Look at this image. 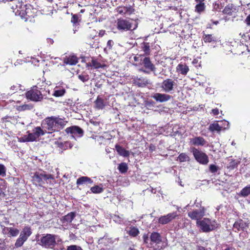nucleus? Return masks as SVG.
I'll use <instances>...</instances> for the list:
<instances>
[{"instance_id": "1", "label": "nucleus", "mask_w": 250, "mask_h": 250, "mask_svg": "<svg viewBox=\"0 0 250 250\" xmlns=\"http://www.w3.org/2000/svg\"><path fill=\"white\" fill-rule=\"evenodd\" d=\"M68 121L59 116H51L45 118L41 122V128L45 134H50L59 132L64 128Z\"/></svg>"}, {"instance_id": "2", "label": "nucleus", "mask_w": 250, "mask_h": 250, "mask_svg": "<svg viewBox=\"0 0 250 250\" xmlns=\"http://www.w3.org/2000/svg\"><path fill=\"white\" fill-rule=\"evenodd\" d=\"M56 235L52 234H43L39 240V244L43 248L54 250L57 244Z\"/></svg>"}, {"instance_id": "3", "label": "nucleus", "mask_w": 250, "mask_h": 250, "mask_svg": "<svg viewBox=\"0 0 250 250\" xmlns=\"http://www.w3.org/2000/svg\"><path fill=\"white\" fill-rule=\"evenodd\" d=\"M23 8L20 13L21 18L25 21H29L31 22L34 21V18L37 16V9L34 8L30 4L25 5Z\"/></svg>"}, {"instance_id": "4", "label": "nucleus", "mask_w": 250, "mask_h": 250, "mask_svg": "<svg viewBox=\"0 0 250 250\" xmlns=\"http://www.w3.org/2000/svg\"><path fill=\"white\" fill-rule=\"evenodd\" d=\"M196 225L204 232H208L217 228L215 221L211 223L210 219L208 218H204L196 222Z\"/></svg>"}, {"instance_id": "5", "label": "nucleus", "mask_w": 250, "mask_h": 250, "mask_svg": "<svg viewBox=\"0 0 250 250\" xmlns=\"http://www.w3.org/2000/svg\"><path fill=\"white\" fill-rule=\"evenodd\" d=\"M54 177L51 174H47L45 171L40 172L36 171L32 176L33 183L39 186H42L44 181H47L49 179H53Z\"/></svg>"}, {"instance_id": "6", "label": "nucleus", "mask_w": 250, "mask_h": 250, "mask_svg": "<svg viewBox=\"0 0 250 250\" xmlns=\"http://www.w3.org/2000/svg\"><path fill=\"white\" fill-rule=\"evenodd\" d=\"M25 95L27 99L33 102L41 101L43 99L42 92L36 85L31 87L25 93Z\"/></svg>"}, {"instance_id": "7", "label": "nucleus", "mask_w": 250, "mask_h": 250, "mask_svg": "<svg viewBox=\"0 0 250 250\" xmlns=\"http://www.w3.org/2000/svg\"><path fill=\"white\" fill-rule=\"evenodd\" d=\"M191 152L197 162L199 164L206 165L209 162L208 156L207 154L195 147L191 148Z\"/></svg>"}, {"instance_id": "8", "label": "nucleus", "mask_w": 250, "mask_h": 250, "mask_svg": "<svg viewBox=\"0 0 250 250\" xmlns=\"http://www.w3.org/2000/svg\"><path fill=\"white\" fill-rule=\"evenodd\" d=\"M206 211V208L200 205L199 209H194L188 212V215L191 219L198 222L205 215Z\"/></svg>"}, {"instance_id": "9", "label": "nucleus", "mask_w": 250, "mask_h": 250, "mask_svg": "<svg viewBox=\"0 0 250 250\" xmlns=\"http://www.w3.org/2000/svg\"><path fill=\"white\" fill-rule=\"evenodd\" d=\"M177 87V84L174 80L167 78L164 80L161 84L160 87L166 93H172Z\"/></svg>"}, {"instance_id": "10", "label": "nucleus", "mask_w": 250, "mask_h": 250, "mask_svg": "<svg viewBox=\"0 0 250 250\" xmlns=\"http://www.w3.org/2000/svg\"><path fill=\"white\" fill-rule=\"evenodd\" d=\"M64 131L66 134H71V137L74 139H75V137H82L84 134L83 129L77 125H72L67 127Z\"/></svg>"}, {"instance_id": "11", "label": "nucleus", "mask_w": 250, "mask_h": 250, "mask_svg": "<svg viewBox=\"0 0 250 250\" xmlns=\"http://www.w3.org/2000/svg\"><path fill=\"white\" fill-rule=\"evenodd\" d=\"M132 23L126 19L119 18L117 21V28L122 31L130 30L132 28Z\"/></svg>"}, {"instance_id": "12", "label": "nucleus", "mask_w": 250, "mask_h": 250, "mask_svg": "<svg viewBox=\"0 0 250 250\" xmlns=\"http://www.w3.org/2000/svg\"><path fill=\"white\" fill-rule=\"evenodd\" d=\"M27 133V136L30 142L35 141L40 136L44 135V132H43L42 128H41L40 126L35 127L32 133H30L28 131Z\"/></svg>"}, {"instance_id": "13", "label": "nucleus", "mask_w": 250, "mask_h": 250, "mask_svg": "<svg viewBox=\"0 0 250 250\" xmlns=\"http://www.w3.org/2000/svg\"><path fill=\"white\" fill-rule=\"evenodd\" d=\"M177 216L178 215L176 211L169 213L167 215L160 216L158 219V223L161 225H166L175 219Z\"/></svg>"}, {"instance_id": "14", "label": "nucleus", "mask_w": 250, "mask_h": 250, "mask_svg": "<svg viewBox=\"0 0 250 250\" xmlns=\"http://www.w3.org/2000/svg\"><path fill=\"white\" fill-rule=\"evenodd\" d=\"M145 70L140 69L145 73H149L150 72H154L156 70V67L154 64L151 62L149 57H145L142 62Z\"/></svg>"}, {"instance_id": "15", "label": "nucleus", "mask_w": 250, "mask_h": 250, "mask_svg": "<svg viewBox=\"0 0 250 250\" xmlns=\"http://www.w3.org/2000/svg\"><path fill=\"white\" fill-rule=\"evenodd\" d=\"M189 144L194 146H208V142L202 137L196 136L189 139Z\"/></svg>"}, {"instance_id": "16", "label": "nucleus", "mask_w": 250, "mask_h": 250, "mask_svg": "<svg viewBox=\"0 0 250 250\" xmlns=\"http://www.w3.org/2000/svg\"><path fill=\"white\" fill-rule=\"evenodd\" d=\"M233 227L235 229V232L244 230L249 227V223L240 219L234 222Z\"/></svg>"}, {"instance_id": "17", "label": "nucleus", "mask_w": 250, "mask_h": 250, "mask_svg": "<svg viewBox=\"0 0 250 250\" xmlns=\"http://www.w3.org/2000/svg\"><path fill=\"white\" fill-rule=\"evenodd\" d=\"M152 97L157 102L163 103L169 101L172 97L167 94L156 93Z\"/></svg>"}, {"instance_id": "18", "label": "nucleus", "mask_w": 250, "mask_h": 250, "mask_svg": "<svg viewBox=\"0 0 250 250\" xmlns=\"http://www.w3.org/2000/svg\"><path fill=\"white\" fill-rule=\"evenodd\" d=\"M79 61V58L75 55L66 56L63 59L64 64L69 65H76Z\"/></svg>"}, {"instance_id": "19", "label": "nucleus", "mask_w": 250, "mask_h": 250, "mask_svg": "<svg viewBox=\"0 0 250 250\" xmlns=\"http://www.w3.org/2000/svg\"><path fill=\"white\" fill-rule=\"evenodd\" d=\"M75 216L76 213L75 212H70L66 215L63 216L61 219V221L63 225L67 226L72 222Z\"/></svg>"}, {"instance_id": "20", "label": "nucleus", "mask_w": 250, "mask_h": 250, "mask_svg": "<svg viewBox=\"0 0 250 250\" xmlns=\"http://www.w3.org/2000/svg\"><path fill=\"white\" fill-rule=\"evenodd\" d=\"M134 83L139 87H145L149 83V81L146 77H135L134 80Z\"/></svg>"}, {"instance_id": "21", "label": "nucleus", "mask_w": 250, "mask_h": 250, "mask_svg": "<svg viewBox=\"0 0 250 250\" xmlns=\"http://www.w3.org/2000/svg\"><path fill=\"white\" fill-rule=\"evenodd\" d=\"M236 11V7L232 3H229L225 7L222 12L224 14L231 16Z\"/></svg>"}, {"instance_id": "22", "label": "nucleus", "mask_w": 250, "mask_h": 250, "mask_svg": "<svg viewBox=\"0 0 250 250\" xmlns=\"http://www.w3.org/2000/svg\"><path fill=\"white\" fill-rule=\"evenodd\" d=\"M189 70L188 66L185 63H179L176 67V71L183 75H186Z\"/></svg>"}, {"instance_id": "23", "label": "nucleus", "mask_w": 250, "mask_h": 250, "mask_svg": "<svg viewBox=\"0 0 250 250\" xmlns=\"http://www.w3.org/2000/svg\"><path fill=\"white\" fill-rule=\"evenodd\" d=\"M151 241L156 244H159L162 242V237L161 234L157 232H153L150 236Z\"/></svg>"}, {"instance_id": "24", "label": "nucleus", "mask_w": 250, "mask_h": 250, "mask_svg": "<svg viewBox=\"0 0 250 250\" xmlns=\"http://www.w3.org/2000/svg\"><path fill=\"white\" fill-rule=\"evenodd\" d=\"M31 234L32 231L30 227H25L21 231L19 236L25 240H27Z\"/></svg>"}, {"instance_id": "25", "label": "nucleus", "mask_w": 250, "mask_h": 250, "mask_svg": "<svg viewBox=\"0 0 250 250\" xmlns=\"http://www.w3.org/2000/svg\"><path fill=\"white\" fill-rule=\"evenodd\" d=\"M115 148L118 154L124 157H128L129 155V153L128 150H126L125 148L120 146L119 145L115 146Z\"/></svg>"}, {"instance_id": "26", "label": "nucleus", "mask_w": 250, "mask_h": 250, "mask_svg": "<svg viewBox=\"0 0 250 250\" xmlns=\"http://www.w3.org/2000/svg\"><path fill=\"white\" fill-rule=\"evenodd\" d=\"M86 183L92 184L93 181L86 176L81 177L77 180L76 184L77 185H82Z\"/></svg>"}, {"instance_id": "27", "label": "nucleus", "mask_w": 250, "mask_h": 250, "mask_svg": "<svg viewBox=\"0 0 250 250\" xmlns=\"http://www.w3.org/2000/svg\"><path fill=\"white\" fill-rule=\"evenodd\" d=\"M205 9L206 5L205 2H199L195 5L194 11L199 14H201L205 11Z\"/></svg>"}, {"instance_id": "28", "label": "nucleus", "mask_w": 250, "mask_h": 250, "mask_svg": "<svg viewBox=\"0 0 250 250\" xmlns=\"http://www.w3.org/2000/svg\"><path fill=\"white\" fill-rule=\"evenodd\" d=\"M203 39L205 42L210 43L217 41L216 37L212 34H204Z\"/></svg>"}, {"instance_id": "29", "label": "nucleus", "mask_w": 250, "mask_h": 250, "mask_svg": "<svg viewBox=\"0 0 250 250\" xmlns=\"http://www.w3.org/2000/svg\"><path fill=\"white\" fill-rule=\"evenodd\" d=\"M57 145L59 147L64 150L68 148H71L73 146V144L69 141L58 142Z\"/></svg>"}, {"instance_id": "30", "label": "nucleus", "mask_w": 250, "mask_h": 250, "mask_svg": "<svg viewBox=\"0 0 250 250\" xmlns=\"http://www.w3.org/2000/svg\"><path fill=\"white\" fill-rule=\"evenodd\" d=\"M91 67L94 69H99L100 68H104L106 65L104 63L101 64L96 59H92L91 62Z\"/></svg>"}, {"instance_id": "31", "label": "nucleus", "mask_w": 250, "mask_h": 250, "mask_svg": "<svg viewBox=\"0 0 250 250\" xmlns=\"http://www.w3.org/2000/svg\"><path fill=\"white\" fill-rule=\"evenodd\" d=\"M222 127H221L217 123L211 124L208 127V129L211 132L217 131L219 132L221 131Z\"/></svg>"}, {"instance_id": "32", "label": "nucleus", "mask_w": 250, "mask_h": 250, "mask_svg": "<svg viewBox=\"0 0 250 250\" xmlns=\"http://www.w3.org/2000/svg\"><path fill=\"white\" fill-rule=\"evenodd\" d=\"M95 104L96 108L99 109H103L105 104H104V100L100 97V96H98L96 101H95Z\"/></svg>"}, {"instance_id": "33", "label": "nucleus", "mask_w": 250, "mask_h": 250, "mask_svg": "<svg viewBox=\"0 0 250 250\" xmlns=\"http://www.w3.org/2000/svg\"><path fill=\"white\" fill-rule=\"evenodd\" d=\"M238 195L240 196L244 197H246L250 195V185L242 188Z\"/></svg>"}, {"instance_id": "34", "label": "nucleus", "mask_w": 250, "mask_h": 250, "mask_svg": "<svg viewBox=\"0 0 250 250\" xmlns=\"http://www.w3.org/2000/svg\"><path fill=\"white\" fill-rule=\"evenodd\" d=\"M118 169L121 173H125L128 169V167L126 163L123 162L119 164Z\"/></svg>"}, {"instance_id": "35", "label": "nucleus", "mask_w": 250, "mask_h": 250, "mask_svg": "<svg viewBox=\"0 0 250 250\" xmlns=\"http://www.w3.org/2000/svg\"><path fill=\"white\" fill-rule=\"evenodd\" d=\"M177 160L181 163L189 161L190 158L186 153H181L177 157Z\"/></svg>"}, {"instance_id": "36", "label": "nucleus", "mask_w": 250, "mask_h": 250, "mask_svg": "<svg viewBox=\"0 0 250 250\" xmlns=\"http://www.w3.org/2000/svg\"><path fill=\"white\" fill-rule=\"evenodd\" d=\"M143 45L142 46V48L143 51L144 52V55L148 56L150 54V45L149 42H144L142 43Z\"/></svg>"}, {"instance_id": "37", "label": "nucleus", "mask_w": 250, "mask_h": 250, "mask_svg": "<svg viewBox=\"0 0 250 250\" xmlns=\"http://www.w3.org/2000/svg\"><path fill=\"white\" fill-rule=\"evenodd\" d=\"M240 163V161L235 159H231L229 163L228 168L230 169H233L237 167Z\"/></svg>"}, {"instance_id": "38", "label": "nucleus", "mask_w": 250, "mask_h": 250, "mask_svg": "<svg viewBox=\"0 0 250 250\" xmlns=\"http://www.w3.org/2000/svg\"><path fill=\"white\" fill-rule=\"evenodd\" d=\"M139 229L134 227L130 228V230L128 231V234L132 237H136L139 234Z\"/></svg>"}, {"instance_id": "39", "label": "nucleus", "mask_w": 250, "mask_h": 250, "mask_svg": "<svg viewBox=\"0 0 250 250\" xmlns=\"http://www.w3.org/2000/svg\"><path fill=\"white\" fill-rule=\"evenodd\" d=\"M7 229L8 230V233L12 236H16L19 233V230L17 229L12 227L7 228Z\"/></svg>"}, {"instance_id": "40", "label": "nucleus", "mask_w": 250, "mask_h": 250, "mask_svg": "<svg viewBox=\"0 0 250 250\" xmlns=\"http://www.w3.org/2000/svg\"><path fill=\"white\" fill-rule=\"evenodd\" d=\"M90 190L92 193L97 194L102 193L104 189L102 187L96 185L91 187L90 188Z\"/></svg>"}, {"instance_id": "41", "label": "nucleus", "mask_w": 250, "mask_h": 250, "mask_svg": "<svg viewBox=\"0 0 250 250\" xmlns=\"http://www.w3.org/2000/svg\"><path fill=\"white\" fill-rule=\"evenodd\" d=\"M26 241V240H25V239L19 236V237L17 239L15 243V247L16 248L21 247Z\"/></svg>"}, {"instance_id": "42", "label": "nucleus", "mask_w": 250, "mask_h": 250, "mask_svg": "<svg viewBox=\"0 0 250 250\" xmlns=\"http://www.w3.org/2000/svg\"><path fill=\"white\" fill-rule=\"evenodd\" d=\"M65 90L63 88L54 91L53 94V96L56 97L62 96L65 93Z\"/></svg>"}, {"instance_id": "43", "label": "nucleus", "mask_w": 250, "mask_h": 250, "mask_svg": "<svg viewBox=\"0 0 250 250\" xmlns=\"http://www.w3.org/2000/svg\"><path fill=\"white\" fill-rule=\"evenodd\" d=\"M126 6H120L117 8V12L121 15H125L126 14Z\"/></svg>"}, {"instance_id": "44", "label": "nucleus", "mask_w": 250, "mask_h": 250, "mask_svg": "<svg viewBox=\"0 0 250 250\" xmlns=\"http://www.w3.org/2000/svg\"><path fill=\"white\" fill-rule=\"evenodd\" d=\"M79 17L77 14L72 15L71 22L73 24V25H76L80 21Z\"/></svg>"}, {"instance_id": "45", "label": "nucleus", "mask_w": 250, "mask_h": 250, "mask_svg": "<svg viewBox=\"0 0 250 250\" xmlns=\"http://www.w3.org/2000/svg\"><path fill=\"white\" fill-rule=\"evenodd\" d=\"M79 79L83 82H85L89 79V76L87 74H81L78 76Z\"/></svg>"}, {"instance_id": "46", "label": "nucleus", "mask_w": 250, "mask_h": 250, "mask_svg": "<svg viewBox=\"0 0 250 250\" xmlns=\"http://www.w3.org/2000/svg\"><path fill=\"white\" fill-rule=\"evenodd\" d=\"M201 59L200 57H198L197 58H195L193 59L192 63L195 65L196 67H201V61H199V60Z\"/></svg>"}, {"instance_id": "47", "label": "nucleus", "mask_w": 250, "mask_h": 250, "mask_svg": "<svg viewBox=\"0 0 250 250\" xmlns=\"http://www.w3.org/2000/svg\"><path fill=\"white\" fill-rule=\"evenodd\" d=\"M66 250H83L79 246L73 245H70V246H67Z\"/></svg>"}, {"instance_id": "48", "label": "nucleus", "mask_w": 250, "mask_h": 250, "mask_svg": "<svg viewBox=\"0 0 250 250\" xmlns=\"http://www.w3.org/2000/svg\"><path fill=\"white\" fill-rule=\"evenodd\" d=\"M209 169L211 173H214L218 170L219 167L215 165L211 164L209 167Z\"/></svg>"}, {"instance_id": "49", "label": "nucleus", "mask_w": 250, "mask_h": 250, "mask_svg": "<svg viewBox=\"0 0 250 250\" xmlns=\"http://www.w3.org/2000/svg\"><path fill=\"white\" fill-rule=\"evenodd\" d=\"M6 175V168L5 166L0 164V176H4Z\"/></svg>"}, {"instance_id": "50", "label": "nucleus", "mask_w": 250, "mask_h": 250, "mask_svg": "<svg viewBox=\"0 0 250 250\" xmlns=\"http://www.w3.org/2000/svg\"><path fill=\"white\" fill-rule=\"evenodd\" d=\"M19 141L20 142H29V140L28 139V137L27 135H24L23 137H21L19 139Z\"/></svg>"}, {"instance_id": "51", "label": "nucleus", "mask_w": 250, "mask_h": 250, "mask_svg": "<svg viewBox=\"0 0 250 250\" xmlns=\"http://www.w3.org/2000/svg\"><path fill=\"white\" fill-rule=\"evenodd\" d=\"M126 14L128 13L129 15L133 14L135 11V9L131 6H126Z\"/></svg>"}, {"instance_id": "52", "label": "nucleus", "mask_w": 250, "mask_h": 250, "mask_svg": "<svg viewBox=\"0 0 250 250\" xmlns=\"http://www.w3.org/2000/svg\"><path fill=\"white\" fill-rule=\"evenodd\" d=\"M30 106L28 104H23L22 105L19 106L18 109L20 111H23L27 109H29Z\"/></svg>"}, {"instance_id": "53", "label": "nucleus", "mask_w": 250, "mask_h": 250, "mask_svg": "<svg viewBox=\"0 0 250 250\" xmlns=\"http://www.w3.org/2000/svg\"><path fill=\"white\" fill-rule=\"evenodd\" d=\"M114 42L112 40H108L107 42V47L108 49L110 50L112 49V46L113 45Z\"/></svg>"}, {"instance_id": "54", "label": "nucleus", "mask_w": 250, "mask_h": 250, "mask_svg": "<svg viewBox=\"0 0 250 250\" xmlns=\"http://www.w3.org/2000/svg\"><path fill=\"white\" fill-rule=\"evenodd\" d=\"M5 250V244L3 241L0 239V250Z\"/></svg>"}, {"instance_id": "55", "label": "nucleus", "mask_w": 250, "mask_h": 250, "mask_svg": "<svg viewBox=\"0 0 250 250\" xmlns=\"http://www.w3.org/2000/svg\"><path fill=\"white\" fill-rule=\"evenodd\" d=\"M144 243L145 244H147L148 241V234H144L143 236Z\"/></svg>"}, {"instance_id": "56", "label": "nucleus", "mask_w": 250, "mask_h": 250, "mask_svg": "<svg viewBox=\"0 0 250 250\" xmlns=\"http://www.w3.org/2000/svg\"><path fill=\"white\" fill-rule=\"evenodd\" d=\"M244 22L247 26H250V14L246 17Z\"/></svg>"}, {"instance_id": "57", "label": "nucleus", "mask_w": 250, "mask_h": 250, "mask_svg": "<svg viewBox=\"0 0 250 250\" xmlns=\"http://www.w3.org/2000/svg\"><path fill=\"white\" fill-rule=\"evenodd\" d=\"M211 113H212L213 115H218L219 114V109L217 108L212 109Z\"/></svg>"}, {"instance_id": "58", "label": "nucleus", "mask_w": 250, "mask_h": 250, "mask_svg": "<svg viewBox=\"0 0 250 250\" xmlns=\"http://www.w3.org/2000/svg\"><path fill=\"white\" fill-rule=\"evenodd\" d=\"M196 250H207V249L201 246H197L196 248Z\"/></svg>"}, {"instance_id": "59", "label": "nucleus", "mask_w": 250, "mask_h": 250, "mask_svg": "<svg viewBox=\"0 0 250 250\" xmlns=\"http://www.w3.org/2000/svg\"><path fill=\"white\" fill-rule=\"evenodd\" d=\"M105 33L104 30H100L99 32V36L102 37Z\"/></svg>"}, {"instance_id": "60", "label": "nucleus", "mask_w": 250, "mask_h": 250, "mask_svg": "<svg viewBox=\"0 0 250 250\" xmlns=\"http://www.w3.org/2000/svg\"><path fill=\"white\" fill-rule=\"evenodd\" d=\"M4 193L3 189L1 188V186L0 185V196L1 195V194H3Z\"/></svg>"}, {"instance_id": "61", "label": "nucleus", "mask_w": 250, "mask_h": 250, "mask_svg": "<svg viewBox=\"0 0 250 250\" xmlns=\"http://www.w3.org/2000/svg\"><path fill=\"white\" fill-rule=\"evenodd\" d=\"M205 0H195V1L197 2V3H199V2H204Z\"/></svg>"}, {"instance_id": "62", "label": "nucleus", "mask_w": 250, "mask_h": 250, "mask_svg": "<svg viewBox=\"0 0 250 250\" xmlns=\"http://www.w3.org/2000/svg\"><path fill=\"white\" fill-rule=\"evenodd\" d=\"M86 65H87V66H90V67H91V62H88V63H86Z\"/></svg>"}, {"instance_id": "63", "label": "nucleus", "mask_w": 250, "mask_h": 250, "mask_svg": "<svg viewBox=\"0 0 250 250\" xmlns=\"http://www.w3.org/2000/svg\"><path fill=\"white\" fill-rule=\"evenodd\" d=\"M231 250V248L228 247V248L225 249V250Z\"/></svg>"}, {"instance_id": "64", "label": "nucleus", "mask_w": 250, "mask_h": 250, "mask_svg": "<svg viewBox=\"0 0 250 250\" xmlns=\"http://www.w3.org/2000/svg\"><path fill=\"white\" fill-rule=\"evenodd\" d=\"M129 250H137L136 249H134V248H130Z\"/></svg>"}]
</instances>
